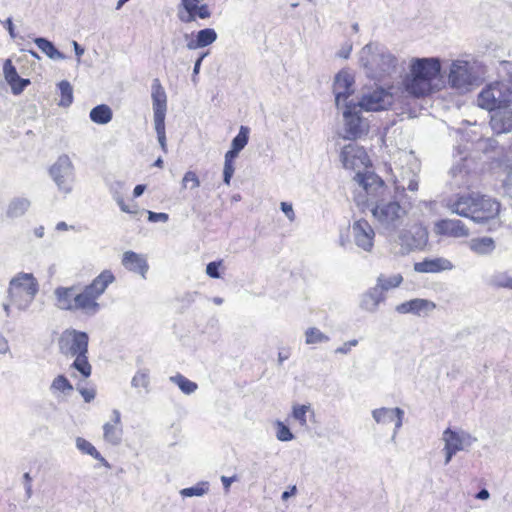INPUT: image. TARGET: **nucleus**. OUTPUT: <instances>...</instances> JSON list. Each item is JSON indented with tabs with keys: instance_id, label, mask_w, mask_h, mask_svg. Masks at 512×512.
I'll return each instance as SVG.
<instances>
[{
	"instance_id": "774afa93",
	"label": "nucleus",
	"mask_w": 512,
	"mask_h": 512,
	"mask_svg": "<svg viewBox=\"0 0 512 512\" xmlns=\"http://www.w3.org/2000/svg\"><path fill=\"white\" fill-rule=\"evenodd\" d=\"M114 200L117 202L118 206L120 207L121 211L125 213H136V211L131 210L128 205L125 204L124 199L121 194H114Z\"/></svg>"
},
{
	"instance_id": "a18cd8bd",
	"label": "nucleus",
	"mask_w": 512,
	"mask_h": 512,
	"mask_svg": "<svg viewBox=\"0 0 512 512\" xmlns=\"http://www.w3.org/2000/svg\"><path fill=\"white\" fill-rule=\"evenodd\" d=\"M250 129L247 126H241L238 134L232 139L231 148L241 152L248 143Z\"/></svg>"
},
{
	"instance_id": "13d9d810",
	"label": "nucleus",
	"mask_w": 512,
	"mask_h": 512,
	"mask_svg": "<svg viewBox=\"0 0 512 512\" xmlns=\"http://www.w3.org/2000/svg\"><path fill=\"white\" fill-rule=\"evenodd\" d=\"M499 73L512 84V62L502 61L499 66Z\"/></svg>"
},
{
	"instance_id": "a211bd4d",
	"label": "nucleus",
	"mask_w": 512,
	"mask_h": 512,
	"mask_svg": "<svg viewBox=\"0 0 512 512\" xmlns=\"http://www.w3.org/2000/svg\"><path fill=\"white\" fill-rule=\"evenodd\" d=\"M434 232L439 236L463 238L469 235V228L458 219H441L435 222Z\"/></svg>"
},
{
	"instance_id": "a878e982",
	"label": "nucleus",
	"mask_w": 512,
	"mask_h": 512,
	"mask_svg": "<svg viewBox=\"0 0 512 512\" xmlns=\"http://www.w3.org/2000/svg\"><path fill=\"white\" fill-rule=\"evenodd\" d=\"M122 265L131 272L141 275L144 279L149 269L146 258L133 251H126L122 257Z\"/></svg>"
},
{
	"instance_id": "e433bc0d",
	"label": "nucleus",
	"mask_w": 512,
	"mask_h": 512,
	"mask_svg": "<svg viewBox=\"0 0 512 512\" xmlns=\"http://www.w3.org/2000/svg\"><path fill=\"white\" fill-rule=\"evenodd\" d=\"M398 407L395 408H388V407H381L372 410V417L375 420L376 423L381 425H386L394 421L395 414Z\"/></svg>"
},
{
	"instance_id": "b1692460",
	"label": "nucleus",
	"mask_w": 512,
	"mask_h": 512,
	"mask_svg": "<svg viewBox=\"0 0 512 512\" xmlns=\"http://www.w3.org/2000/svg\"><path fill=\"white\" fill-rule=\"evenodd\" d=\"M490 126L494 133H508L512 130V110L507 107L491 112Z\"/></svg>"
},
{
	"instance_id": "c85d7f7f",
	"label": "nucleus",
	"mask_w": 512,
	"mask_h": 512,
	"mask_svg": "<svg viewBox=\"0 0 512 512\" xmlns=\"http://www.w3.org/2000/svg\"><path fill=\"white\" fill-rule=\"evenodd\" d=\"M468 249L477 256H489L496 249L495 240L492 237H474L466 241Z\"/></svg>"
},
{
	"instance_id": "2eb2a0df",
	"label": "nucleus",
	"mask_w": 512,
	"mask_h": 512,
	"mask_svg": "<svg viewBox=\"0 0 512 512\" xmlns=\"http://www.w3.org/2000/svg\"><path fill=\"white\" fill-rule=\"evenodd\" d=\"M442 440L446 448L457 453L468 450L475 442H477V438L469 432L462 429H452L450 427L443 431Z\"/></svg>"
},
{
	"instance_id": "f03ea898",
	"label": "nucleus",
	"mask_w": 512,
	"mask_h": 512,
	"mask_svg": "<svg viewBox=\"0 0 512 512\" xmlns=\"http://www.w3.org/2000/svg\"><path fill=\"white\" fill-rule=\"evenodd\" d=\"M441 75V60L438 57L412 58L409 72L402 80L404 90L416 98L430 95L439 88L435 83Z\"/></svg>"
},
{
	"instance_id": "f257e3e1",
	"label": "nucleus",
	"mask_w": 512,
	"mask_h": 512,
	"mask_svg": "<svg viewBox=\"0 0 512 512\" xmlns=\"http://www.w3.org/2000/svg\"><path fill=\"white\" fill-rule=\"evenodd\" d=\"M354 180L366 194V207L375 219L380 233L387 238L395 236L404 224L407 215L405 207L401 206L376 173L358 171Z\"/></svg>"
},
{
	"instance_id": "412c9836",
	"label": "nucleus",
	"mask_w": 512,
	"mask_h": 512,
	"mask_svg": "<svg viewBox=\"0 0 512 512\" xmlns=\"http://www.w3.org/2000/svg\"><path fill=\"white\" fill-rule=\"evenodd\" d=\"M408 158V167H401L400 182L403 190L408 189L409 191L418 190V172L420 170L419 162L413 157L412 154L406 155Z\"/></svg>"
},
{
	"instance_id": "680f3d73",
	"label": "nucleus",
	"mask_w": 512,
	"mask_h": 512,
	"mask_svg": "<svg viewBox=\"0 0 512 512\" xmlns=\"http://www.w3.org/2000/svg\"><path fill=\"white\" fill-rule=\"evenodd\" d=\"M235 168L233 163H227L224 162V168H223V182L226 185H230L231 178L233 177Z\"/></svg>"
},
{
	"instance_id": "6e6d98bb",
	"label": "nucleus",
	"mask_w": 512,
	"mask_h": 512,
	"mask_svg": "<svg viewBox=\"0 0 512 512\" xmlns=\"http://www.w3.org/2000/svg\"><path fill=\"white\" fill-rule=\"evenodd\" d=\"M221 265H222V260L209 262L206 266V274L213 279L221 278V273H220Z\"/></svg>"
},
{
	"instance_id": "c756f323",
	"label": "nucleus",
	"mask_w": 512,
	"mask_h": 512,
	"mask_svg": "<svg viewBox=\"0 0 512 512\" xmlns=\"http://www.w3.org/2000/svg\"><path fill=\"white\" fill-rule=\"evenodd\" d=\"M217 40V33L213 28H205L202 30H199L195 38L190 40L187 43V48L190 50H195L199 48H204L212 43H214Z\"/></svg>"
},
{
	"instance_id": "ddd939ff",
	"label": "nucleus",
	"mask_w": 512,
	"mask_h": 512,
	"mask_svg": "<svg viewBox=\"0 0 512 512\" xmlns=\"http://www.w3.org/2000/svg\"><path fill=\"white\" fill-rule=\"evenodd\" d=\"M500 210V204L485 195L475 193L472 204L471 220L483 224L496 217Z\"/></svg>"
},
{
	"instance_id": "a19ab883",
	"label": "nucleus",
	"mask_w": 512,
	"mask_h": 512,
	"mask_svg": "<svg viewBox=\"0 0 512 512\" xmlns=\"http://www.w3.org/2000/svg\"><path fill=\"white\" fill-rule=\"evenodd\" d=\"M330 337L316 327H310L305 331V343L307 345L327 343Z\"/></svg>"
},
{
	"instance_id": "4d7b16f0",
	"label": "nucleus",
	"mask_w": 512,
	"mask_h": 512,
	"mask_svg": "<svg viewBox=\"0 0 512 512\" xmlns=\"http://www.w3.org/2000/svg\"><path fill=\"white\" fill-rule=\"evenodd\" d=\"M30 84L29 79L21 78L20 76L18 79L15 80V82H12V84H9L12 90V93L14 95L21 94L25 88Z\"/></svg>"
},
{
	"instance_id": "9b49d317",
	"label": "nucleus",
	"mask_w": 512,
	"mask_h": 512,
	"mask_svg": "<svg viewBox=\"0 0 512 512\" xmlns=\"http://www.w3.org/2000/svg\"><path fill=\"white\" fill-rule=\"evenodd\" d=\"M88 344V334L72 328L64 330L58 339L59 352L66 357L88 353Z\"/></svg>"
},
{
	"instance_id": "79ce46f5",
	"label": "nucleus",
	"mask_w": 512,
	"mask_h": 512,
	"mask_svg": "<svg viewBox=\"0 0 512 512\" xmlns=\"http://www.w3.org/2000/svg\"><path fill=\"white\" fill-rule=\"evenodd\" d=\"M61 99L58 103L59 106L69 107L73 102V87L67 80H62L58 83Z\"/></svg>"
},
{
	"instance_id": "8fccbe9b",
	"label": "nucleus",
	"mask_w": 512,
	"mask_h": 512,
	"mask_svg": "<svg viewBox=\"0 0 512 512\" xmlns=\"http://www.w3.org/2000/svg\"><path fill=\"white\" fill-rule=\"evenodd\" d=\"M310 410V405H294L292 409V417L298 421L301 426L307 425L306 414Z\"/></svg>"
},
{
	"instance_id": "de8ad7c7",
	"label": "nucleus",
	"mask_w": 512,
	"mask_h": 512,
	"mask_svg": "<svg viewBox=\"0 0 512 512\" xmlns=\"http://www.w3.org/2000/svg\"><path fill=\"white\" fill-rule=\"evenodd\" d=\"M276 438L282 442H288L294 439V435L290 428L282 421H276Z\"/></svg>"
},
{
	"instance_id": "423d86ee",
	"label": "nucleus",
	"mask_w": 512,
	"mask_h": 512,
	"mask_svg": "<svg viewBox=\"0 0 512 512\" xmlns=\"http://www.w3.org/2000/svg\"><path fill=\"white\" fill-rule=\"evenodd\" d=\"M448 84L452 89L466 92L477 84L479 75L475 62L466 60H453L449 67Z\"/></svg>"
},
{
	"instance_id": "338daca9",
	"label": "nucleus",
	"mask_w": 512,
	"mask_h": 512,
	"mask_svg": "<svg viewBox=\"0 0 512 512\" xmlns=\"http://www.w3.org/2000/svg\"><path fill=\"white\" fill-rule=\"evenodd\" d=\"M280 208L290 221L295 220V213H294L292 204H290L288 202H281Z\"/></svg>"
},
{
	"instance_id": "bf43d9fd",
	"label": "nucleus",
	"mask_w": 512,
	"mask_h": 512,
	"mask_svg": "<svg viewBox=\"0 0 512 512\" xmlns=\"http://www.w3.org/2000/svg\"><path fill=\"white\" fill-rule=\"evenodd\" d=\"M148 214V221L152 223L156 222H167L169 220V215L164 212H153V211H147Z\"/></svg>"
},
{
	"instance_id": "6e6552de",
	"label": "nucleus",
	"mask_w": 512,
	"mask_h": 512,
	"mask_svg": "<svg viewBox=\"0 0 512 512\" xmlns=\"http://www.w3.org/2000/svg\"><path fill=\"white\" fill-rule=\"evenodd\" d=\"M510 102H512V90L501 81L489 84L477 98L478 106L489 112L507 107Z\"/></svg>"
},
{
	"instance_id": "f8f14e48",
	"label": "nucleus",
	"mask_w": 512,
	"mask_h": 512,
	"mask_svg": "<svg viewBox=\"0 0 512 512\" xmlns=\"http://www.w3.org/2000/svg\"><path fill=\"white\" fill-rule=\"evenodd\" d=\"M394 103V95L384 87L377 86L364 92L356 104L366 112L385 111Z\"/></svg>"
},
{
	"instance_id": "7c9ffc66",
	"label": "nucleus",
	"mask_w": 512,
	"mask_h": 512,
	"mask_svg": "<svg viewBox=\"0 0 512 512\" xmlns=\"http://www.w3.org/2000/svg\"><path fill=\"white\" fill-rule=\"evenodd\" d=\"M31 202L26 197L13 198L7 208L6 215L9 218H18L23 216L30 208Z\"/></svg>"
},
{
	"instance_id": "c03bdc74",
	"label": "nucleus",
	"mask_w": 512,
	"mask_h": 512,
	"mask_svg": "<svg viewBox=\"0 0 512 512\" xmlns=\"http://www.w3.org/2000/svg\"><path fill=\"white\" fill-rule=\"evenodd\" d=\"M131 386L133 388H143L147 392L150 386V374L148 369H139L131 379Z\"/></svg>"
},
{
	"instance_id": "2f4dec72",
	"label": "nucleus",
	"mask_w": 512,
	"mask_h": 512,
	"mask_svg": "<svg viewBox=\"0 0 512 512\" xmlns=\"http://www.w3.org/2000/svg\"><path fill=\"white\" fill-rule=\"evenodd\" d=\"M49 390L55 397L59 395L68 396L74 390V387L65 375L60 374L53 379Z\"/></svg>"
},
{
	"instance_id": "3c124183",
	"label": "nucleus",
	"mask_w": 512,
	"mask_h": 512,
	"mask_svg": "<svg viewBox=\"0 0 512 512\" xmlns=\"http://www.w3.org/2000/svg\"><path fill=\"white\" fill-rule=\"evenodd\" d=\"M155 131L157 139L163 152H167L166 132H165V120L154 121Z\"/></svg>"
},
{
	"instance_id": "09e8293b",
	"label": "nucleus",
	"mask_w": 512,
	"mask_h": 512,
	"mask_svg": "<svg viewBox=\"0 0 512 512\" xmlns=\"http://www.w3.org/2000/svg\"><path fill=\"white\" fill-rule=\"evenodd\" d=\"M491 281L492 284L496 287L507 288L512 290V277L505 272L493 275Z\"/></svg>"
},
{
	"instance_id": "72a5a7b5",
	"label": "nucleus",
	"mask_w": 512,
	"mask_h": 512,
	"mask_svg": "<svg viewBox=\"0 0 512 512\" xmlns=\"http://www.w3.org/2000/svg\"><path fill=\"white\" fill-rule=\"evenodd\" d=\"M112 110L106 104H100L91 109L89 117L92 122L105 125L112 120Z\"/></svg>"
},
{
	"instance_id": "5fc2aeb1",
	"label": "nucleus",
	"mask_w": 512,
	"mask_h": 512,
	"mask_svg": "<svg viewBox=\"0 0 512 512\" xmlns=\"http://www.w3.org/2000/svg\"><path fill=\"white\" fill-rule=\"evenodd\" d=\"M76 390L81 394L86 403H90L95 399L96 389L94 387H85L77 384Z\"/></svg>"
},
{
	"instance_id": "473e14b6",
	"label": "nucleus",
	"mask_w": 512,
	"mask_h": 512,
	"mask_svg": "<svg viewBox=\"0 0 512 512\" xmlns=\"http://www.w3.org/2000/svg\"><path fill=\"white\" fill-rule=\"evenodd\" d=\"M34 43L48 58L52 60L66 59V56L60 52L50 40L44 37H36Z\"/></svg>"
},
{
	"instance_id": "603ef678",
	"label": "nucleus",
	"mask_w": 512,
	"mask_h": 512,
	"mask_svg": "<svg viewBox=\"0 0 512 512\" xmlns=\"http://www.w3.org/2000/svg\"><path fill=\"white\" fill-rule=\"evenodd\" d=\"M3 74L8 84H12L19 77L16 67L10 59H6L3 64Z\"/></svg>"
},
{
	"instance_id": "052dcab7",
	"label": "nucleus",
	"mask_w": 512,
	"mask_h": 512,
	"mask_svg": "<svg viewBox=\"0 0 512 512\" xmlns=\"http://www.w3.org/2000/svg\"><path fill=\"white\" fill-rule=\"evenodd\" d=\"M194 20L199 17L200 19H208L211 16V12L207 4L198 5L193 11Z\"/></svg>"
},
{
	"instance_id": "f704fd0d",
	"label": "nucleus",
	"mask_w": 512,
	"mask_h": 512,
	"mask_svg": "<svg viewBox=\"0 0 512 512\" xmlns=\"http://www.w3.org/2000/svg\"><path fill=\"white\" fill-rule=\"evenodd\" d=\"M76 447L83 453L92 456L100 461L104 466L109 467L107 460L97 451V449L86 439L78 437L76 439Z\"/></svg>"
},
{
	"instance_id": "c9c22d12",
	"label": "nucleus",
	"mask_w": 512,
	"mask_h": 512,
	"mask_svg": "<svg viewBox=\"0 0 512 512\" xmlns=\"http://www.w3.org/2000/svg\"><path fill=\"white\" fill-rule=\"evenodd\" d=\"M403 281V277L401 274H393L390 276L380 274L377 278L376 286L380 287L382 292L398 287Z\"/></svg>"
},
{
	"instance_id": "5701e85b",
	"label": "nucleus",
	"mask_w": 512,
	"mask_h": 512,
	"mask_svg": "<svg viewBox=\"0 0 512 512\" xmlns=\"http://www.w3.org/2000/svg\"><path fill=\"white\" fill-rule=\"evenodd\" d=\"M122 436L121 414L115 409L112 411V422L103 425V437L107 443L117 446L121 443Z\"/></svg>"
},
{
	"instance_id": "4c0bfd02",
	"label": "nucleus",
	"mask_w": 512,
	"mask_h": 512,
	"mask_svg": "<svg viewBox=\"0 0 512 512\" xmlns=\"http://www.w3.org/2000/svg\"><path fill=\"white\" fill-rule=\"evenodd\" d=\"M88 353H82L74 356V361L71 364V368L77 370L84 378L90 377L92 373V366L88 361Z\"/></svg>"
},
{
	"instance_id": "393cba45",
	"label": "nucleus",
	"mask_w": 512,
	"mask_h": 512,
	"mask_svg": "<svg viewBox=\"0 0 512 512\" xmlns=\"http://www.w3.org/2000/svg\"><path fill=\"white\" fill-rule=\"evenodd\" d=\"M452 268L451 261L442 257L425 258L423 261L414 264V270L418 273H439Z\"/></svg>"
},
{
	"instance_id": "4be33fe9",
	"label": "nucleus",
	"mask_w": 512,
	"mask_h": 512,
	"mask_svg": "<svg viewBox=\"0 0 512 512\" xmlns=\"http://www.w3.org/2000/svg\"><path fill=\"white\" fill-rule=\"evenodd\" d=\"M474 195L475 193L457 195L456 198L447 199L445 205L451 213L471 219Z\"/></svg>"
},
{
	"instance_id": "864d4df0",
	"label": "nucleus",
	"mask_w": 512,
	"mask_h": 512,
	"mask_svg": "<svg viewBox=\"0 0 512 512\" xmlns=\"http://www.w3.org/2000/svg\"><path fill=\"white\" fill-rule=\"evenodd\" d=\"M200 186V180L194 171H187L182 179V187L184 189H195Z\"/></svg>"
},
{
	"instance_id": "0e129e2a",
	"label": "nucleus",
	"mask_w": 512,
	"mask_h": 512,
	"mask_svg": "<svg viewBox=\"0 0 512 512\" xmlns=\"http://www.w3.org/2000/svg\"><path fill=\"white\" fill-rule=\"evenodd\" d=\"M23 485L25 489V495L27 499L32 497V477L30 473L26 472L23 474Z\"/></svg>"
},
{
	"instance_id": "0eeeda50",
	"label": "nucleus",
	"mask_w": 512,
	"mask_h": 512,
	"mask_svg": "<svg viewBox=\"0 0 512 512\" xmlns=\"http://www.w3.org/2000/svg\"><path fill=\"white\" fill-rule=\"evenodd\" d=\"M343 117V138L357 140L369 132V120L363 116V110L356 103H344L340 109Z\"/></svg>"
},
{
	"instance_id": "e2e57ef3",
	"label": "nucleus",
	"mask_w": 512,
	"mask_h": 512,
	"mask_svg": "<svg viewBox=\"0 0 512 512\" xmlns=\"http://www.w3.org/2000/svg\"><path fill=\"white\" fill-rule=\"evenodd\" d=\"M358 345V340L357 339H352V340H349L347 342H345L342 346L338 347L335 349V353L336 354H349L352 347H355Z\"/></svg>"
},
{
	"instance_id": "69168bd1",
	"label": "nucleus",
	"mask_w": 512,
	"mask_h": 512,
	"mask_svg": "<svg viewBox=\"0 0 512 512\" xmlns=\"http://www.w3.org/2000/svg\"><path fill=\"white\" fill-rule=\"evenodd\" d=\"M352 43L350 41H346L337 52V56L339 58L347 59L349 58L352 51Z\"/></svg>"
},
{
	"instance_id": "cd10ccee",
	"label": "nucleus",
	"mask_w": 512,
	"mask_h": 512,
	"mask_svg": "<svg viewBox=\"0 0 512 512\" xmlns=\"http://www.w3.org/2000/svg\"><path fill=\"white\" fill-rule=\"evenodd\" d=\"M385 300V294L376 285L368 289L360 299V308L368 313H375L380 303Z\"/></svg>"
},
{
	"instance_id": "20e7f679",
	"label": "nucleus",
	"mask_w": 512,
	"mask_h": 512,
	"mask_svg": "<svg viewBox=\"0 0 512 512\" xmlns=\"http://www.w3.org/2000/svg\"><path fill=\"white\" fill-rule=\"evenodd\" d=\"M114 281L115 276L110 270L102 271L81 292L76 294L73 302L74 312L80 311L89 317L96 315L101 309L98 299Z\"/></svg>"
},
{
	"instance_id": "bb28decb",
	"label": "nucleus",
	"mask_w": 512,
	"mask_h": 512,
	"mask_svg": "<svg viewBox=\"0 0 512 512\" xmlns=\"http://www.w3.org/2000/svg\"><path fill=\"white\" fill-rule=\"evenodd\" d=\"M76 286H58L55 288L53 294L55 297V305L58 309L63 311L74 312V297L76 296Z\"/></svg>"
},
{
	"instance_id": "4468645a",
	"label": "nucleus",
	"mask_w": 512,
	"mask_h": 512,
	"mask_svg": "<svg viewBox=\"0 0 512 512\" xmlns=\"http://www.w3.org/2000/svg\"><path fill=\"white\" fill-rule=\"evenodd\" d=\"M354 77L347 71H340L336 74L333 82V93L335 96V105L341 109L344 103H355L348 100L354 94Z\"/></svg>"
},
{
	"instance_id": "ea45409f",
	"label": "nucleus",
	"mask_w": 512,
	"mask_h": 512,
	"mask_svg": "<svg viewBox=\"0 0 512 512\" xmlns=\"http://www.w3.org/2000/svg\"><path fill=\"white\" fill-rule=\"evenodd\" d=\"M170 381L176 384L179 387V389L186 395L193 394L198 388L197 383L189 380L182 374H176L174 376H171Z\"/></svg>"
},
{
	"instance_id": "7ed1b4c3",
	"label": "nucleus",
	"mask_w": 512,
	"mask_h": 512,
	"mask_svg": "<svg viewBox=\"0 0 512 512\" xmlns=\"http://www.w3.org/2000/svg\"><path fill=\"white\" fill-rule=\"evenodd\" d=\"M359 62L366 75L373 80H382L396 72L398 59L385 46L370 42L360 51Z\"/></svg>"
},
{
	"instance_id": "37998d69",
	"label": "nucleus",
	"mask_w": 512,
	"mask_h": 512,
	"mask_svg": "<svg viewBox=\"0 0 512 512\" xmlns=\"http://www.w3.org/2000/svg\"><path fill=\"white\" fill-rule=\"evenodd\" d=\"M209 491V482L200 481L196 485L183 488L180 490V495L182 497H201L205 495Z\"/></svg>"
},
{
	"instance_id": "49530a36",
	"label": "nucleus",
	"mask_w": 512,
	"mask_h": 512,
	"mask_svg": "<svg viewBox=\"0 0 512 512\" xmlns=\"http://www.w3.org/2000/svg\"><path fill=\"white\" fill-rule=\"evenodd\" d=\"M199 2V0H181V5L187 12L186 16L179 14V19L181 22L190 23L194 21L193 11L197 8Z\"/></svg>"
},
{
	"instance_id": "1a4fd4ad",
	"label": "nucleus",
	"mask_w": 512,
	"mask_h": 512,
	"mask_svg": "<svg viewBox=\"0 0 512 512\" xmlns=\"http://www.w3.org/2000/svg\"><path fill=\"white\" fill-rule=\"evenodd\" d=\"M49 174L60 192L64 194L72 192L75 182V167L67 154H62L57 158L50 167Z\"/></svg>"
},
{
	"instance_id": "f3484780",
	"label": "nucleus",
	"mask_w": 512,
	"mask_h": 512,
	"mask_svg": "<svg viewBox=\"0 0 512 512\" xmlns=\"http://www.w3.org/2000/svg\"><path fill=\"white\" fill-rule=\"evenodd\" d=\"M341 162L346 169L366 167L369 162L366 151L357 144H348L343 147L340 154Z\"/></svg>"
},
{
	"instance_id": "39448f33",
	"label": "nucleus",
	"mask_w": 512,
	"mask_h": 512,
	"mask_svg": "<svg viewBox=\"0 0 512 512\" xmlns=\"http://www.w3.org/2000/svg\"><path fill=\"white\" fill-rule=\"evenodd\" d=\"M39 291V284L32 273L19 272L9 282L7 294L10 302L26 311Z\"/></svg>"
},
{
	"instance_id": "6ab92c4d",
	"label": "nucleus",
	"mask_w": 512,
	"mask_h": 512,
	"mask_svg": "<svg viewBox=\"0 0 512 512\" xmlns=\"http://www.w3.org/2000/svg\"><path fill=\"white\" fill-rule=\"evenodd\" d=\"M436 308V304L428 299L415 298L396 306L400 314H413L419 317L427 316Z\"/></svg>"
},
{
	"instance_id": "9d476101",
	"label": "nucleus",
	"mask_w": 512,
	"mask_h": 512,
	"mask_svg": "<svg viewBox=\"0 0 512 512\" xmlns=\"http://www.w3.org/2000/svg\"><path fill=\"white\" fill-rule=\"evenodd\" d=\"M388 240L400 245L401 253L405 254L423 249L428 242V232L423 226L414 225L408 230L399 228L396 235L388 237Z\"/></svg>"
},
{
	"instance_id": "dca6fc26",
	"label": "nucleus",
	"mask_w": 512,
	"mask_h": 512,
	"mask_svg": "<svg viewBox=\"0 0 512 512\" xmlns=\"http://www.w3.org/2000/svg\"><path fill=\"white\" fill-rule=\"evenodd\" d=\"M351 233L355 245L365 252H371L374 247L375 231L365 219H359L351 225Z\"/></svg>"
},
{
	"instance_id": "58836bf2",
	"label": "nucleus",
	"mask_w": 512,
	"mask_h": 512,
	"mask_svg": "<svg viewBox=\"0 0 512 512\" xmlns=\"http://www.w3.org/2000/svg\"><path fill=\"white\" fill-rule=\"evenodd\" d=\"M451 186L457 188L469 187L468 173L462 167L454 166L450 170Z\"/></svg>"
},
{
	"instance_id": "aec40b11",
	"label": "nucleus",
	"mask_w": 512,
	"mask_h": 512,
	"mask_svg": "<svg viewBox=\"0 0 512 512\" xmlns=\"http://www.w3.org/2000/svg\"><path fill=\"white\" fill-rule=\"evenodd\" d=\"M151 97L154 121L165 120L167 111V95L158 78H155L152 82Z\"/></svg>"
}]
</instances>
